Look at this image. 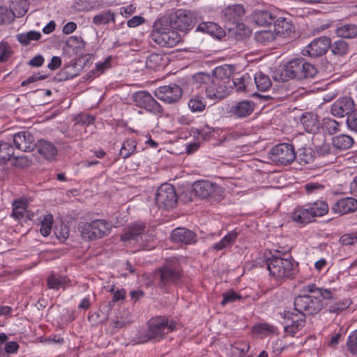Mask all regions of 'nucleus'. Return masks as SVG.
Returning <instances> with one entry per match:
<instances>
[{
    "mask_svg": "<svg viewBox=\"0 0 357 357\" xmlns=\"http://www.w3.org/2000/svg\"><path fill=\"white\" fill-rule=\"evenodd\" d=\"M18 348H19L18 344L14 341L7 342L5 344V347H4L6 352L9 353V354H13V353L16 352L17 351Z\"/></svg>",
    "mask_w": 357,
    "mask_h": 357,
    "instance_id": "obj_61",
    "label": "nucleus"
},
{
    "mask_svg": "<svg viewBox=\"0 0 357 357\" xmlns=\"http://www.w3.org/2000/svg\"><path fill=\"white\" fill-rule=\"evenodd\" d=\"M78 229L83 238L93 241L96 239L95 231L93 228V225L91 222H82L79 224Z\"/></svg>",
    "mask_w": 357,
    "mask_h": 357,
    "instance_id": "obj_35",
    "label": "nucleus"
},
{
    "mask_svg": "<svg viewBox=\"0 0 357 357\" xmlns=\"http://www.w3.org/2000/svg\"><path fill=\"white\" fill-rule=\"evenodd\" d=\"M250 349V345L248 342H241L236 344L235 347H234V349L238 351L240 357H243Z\"/></svg>",
    "mask_w": 357,
    "mask_h": 357,
    "instance_id": "obj_59",
    "label": "nucleus"
},
{
    "mask_svg": "<svg viewBox=\"0 0 357 357\" xmlns=\"http://www.w3.org/2000/svg\"><path fill=\"white\" fill-rule=\"evenodd\" d=\"M43 63L44 58L41 55L38 54L35 56L29 61V65L33 67H40L43 64Z\"/></svg>",
    "mask_w": 357,
    "mask_h": 357,
    "instance_id": "obj_63",
    "label": "nucleus"
},
{
    "mask_svg": "<svg viewBox=\"0 0 357 357\" xmlns=\"http://www.w3.org/2000/svg\"><path fill=\"white\" fill-rule=\"evenodd\" d=\"M68 280L65 276L56 274H51L47 278V285L49 288L53 289H59L61 287H63Z\"/></svg>",
    "mask_w": 357,
    "mask_h": 357,
    "instance_id": "obj_37",
    "label": "nucleus"
},
{
    "mask_svg": "<svg viewBox=\"0 0 357 357\" xmlns=\"http://www.w3.org/2000/svg\"><path fill=\"white\" fill-rule=\"evenodd\" d=\"M357 209V200L353 197H345L338 200L332 207V210L340 215L355 211Z\"/></svg>",
    "mask_w": 357,
    "mask_h": 357,
    "instance_id": "obj_19",
    "label": "nucleus"
},
{
    "mask_svg": "<svg viewBox=\"0 0 357 357\" xmlns=\"http://www.w3.org/2000/svg\"><path fill=\"white\" fill-rule=\"evenodd\" d=\"M269 158L272 162L282 165H287L296 158L294 146L290 144L282 143L273 146L270 152Z\"/></svg>",
    "mask_w": 357,
    "mask_h": 357,
    "instance_id": "obj_8",
    "label": "nucleus"
},
{
    "mask_svg": "<svg viewBox=\"0 0 357 357\" xmlns=\"http://www.w3.org/2000/svg\"><path fill=\"white\" fill-rule=\"evenodd\" d=\"M335 33L342 38H356L357 37V25L355 24H341L337 26Z\"/></svg>",
    "mask_w": 357,
    "mask_h": 357,
    "instance_id": "obj_26",
    "label": "nucleus"
},
{
    "mask_svg": "<svg viewBox=\"0 0 357 357\" xmlns=\"http://www.w3.org/2000/svg\"><path fill=\"white\" fill-rule=\"evenodd\" d=\"M144 22V19L141 16H134L128 21L129 27H136Z\"/></svg>",
    "mask_w": 357,
    "mask_h": 357,
    "instance_id": "obj_62",
    "label": "nucleus"
},
{
    "mask_svg": "<svg viewBox=\"0 0 357 357\" xmlns=\"http://www.w3.org/2000/svg\"><path fill=\"white\" fill-rule=\"evenodd\" d=\"M255 103L251 100H242L233 105L231 112L237 117L244 118L252 114Z\"/></svg>",
    "mask_w": 357,
    "mask_h": 357,
    "instance_id": "obj_24",
    "label": "nucleus"
},
{
    "mask_svg": "<svg viewBox=\"0 0 357 357\" xmlns=\"http://www.w3.org/2000/svg\"><path fill=\"white\" fill-rule=\"evenodd\" d=\"M126 296V291L123 289L117 290L113 296V298L111 301L107 303H104L100 305V311L102 312H105V319H107L109 313L110 312L112 307V303L116 302L120 300L124 299Z\"/></svg>",
    "mask_w": 357,
    "mask_h": 357,
    "instance_id": "obj_36",
    "label": "nucleus"
},
{
    "mask_svg": "<svg viewBox=\"0 0 357 357\" xmlns=\"http://www.w3.org/2000/svg\"><path fill=\"white\" fill-rule=\"evenodd\" d=\"M10 56V52L6 45L0 44V62L6 61Z\"/></svg>",
    "mask_w": 357,
    "mask_h": 357,
    "instance_id": "obj_60",
    "label": "nucleus"
},
{
    "mask_svg": "<svg viewBox=\"0 0 357 357\" xmlns=\"http://www.w3.org/2000/svg\"><path fill=\"white\" fill-rule=\"evenodd\" d=\"M357 241V237L352 234H344L340 237V242L343 245H350Z\"/></svg>",
    "mask_w": 357,
    "mask_h": 357,
    "instance_id": "obj_58",
    "label": "nucleus"
},
{
    "mask_svg": "<svg viewBox=\"0 0 357 357\" xmlns=\"http://www.w3.org/2000/svg\"><path fill=\"white\" fill-rule=\"evenodd\" d=\"M347 346L348 350L353 355H357V331H355L349 336Z\"/></svg>",
    "mask_w": 357,
    "mask_h": 357,
    "instance_id": "obj_54",
    "label": "nucleus"
},
{
    "mask_svg": "<svg viewBox=\"0 0 357 357\" xmlns=\"http://www.w3.org/2000/svg\"><path fill=\"white\" fill-rule=\"evenodd\" d=\"M298 154L300 163L309 164L313 161L311 151L309 149L299 150Z\"/></svg>",
    "mask_w": 357,
    "mask_h": 357,
    "instance_id": "obj_57",
    "label": "nucleus"
},
{
    "mask_svg": "<svg viewBox=\"0 0 357 357\" xmlns=\"http://www.w3.org/2000/svg\"><path fill=\"white\" fill-rule=\"evenodd\" d=\"M274 31L275 35L286 38L294 31V26L289 19L278 17L274 22Z\"/></svg>",
    "mask_w": 357,
    "mask_h": 357,
    "instance_id": "obj_20",
    "label": "nucleus"
},
{
    "mask_svg": "<svg viewBox=\"0 0 357 357\" xmlns=\"http://www.w3.org/2000/svg\"><path fill=\"white\" fill-rule=\"evenodd\" d=\"M18 41L23 45H27L32 40H38L41 34L38 31H30L25 33H20L17 36Z\"/></svg>",
    "mask_w": 357,
    "mask_h": 357,
    "instance_id": "obj_41",
    "label": "nucleus"
},
{
    "mask_svg": "<svg viewBox=\"0 0 357 357\" xmlns=\"http://www.w3.org/2000/svg\"><path fill=\"white\" fill-rule=\"evenodd\" d=\"M172 241L185 244H192L197 241V235L192 231L186 228H176L172 231Z\"/></svg>",
    "mask_w": 357,
    "mask_h": 357,
    "instance_id": "obj_18",
    "label": "nucleus"
},
{
    "mask_svg": "<svg viewBox=\"0 0 357 357\" xmlns=\"http://www.w3.org/2000/svg\"><path fill=\"white\" fill-rule=\"evenodd\" d=\"M61 65V59L60 57L54 56L50 63L48 64V68L52 70H54L57 68H59Z\"/></svg>",
    "mask_w": 357,
    "mask_h": 357,
    "instance_id": "obj_64",
    "label": "nucleus"
},
{
    "mask_svg": "<svg viewBox=\"0 0 357 357\" xmlns=\"http://www.w3.org/2000/svg\"><path fill=\"white\" fill-rule=\"evenodd\" d=\"M313 218L326 215L328 211V206L326 202L317 201L312 204L307 205Z\"/></svg>",
    "mask_w": 357,
    "mask_h": 357,
    "instance_id": "obj_33",
    "label": "nucleus"
},
{
    "mask_svg": "<svg viewBox=\"0 0 357 357\" xmlns=\"http://www.w3.org/2000/svg\"><path fill=\"white\" fill-rule=\"evenodd\" d=\"M177 323L165 316L152 317L148 321V330L146 332V342L149 340L159 341L165 337L170 332L176 328Z\"/></svg>",
    "mask_w": 357,
    "mask_h": 357,
    "instance_id": "obj_4",
    "label": "nucleus"
},
{
    "mask_svg": "<svg viewBox=\"0 0 357 357\" xmlns=\"http://www.w3.org/2000/svg\"><path fill=\"white\" fill-rule=\"evenodd\" d=\"M317 73V68L314 65L305 61L303 59H294L284 64L274 78L275 80L284 82L294 78H312Z\"/></svg>",
    "mask_w": 357,
    "mask_h": 357,
    "instance_id": "obj_3",
    "label": "nucleus"
},
{
    "mask_svg": "<svg viewBox=\"0 0 357 357\" xmlns=\"http://www.w3.org/2000/svg\"><path fill=\"white\" fill-rule=\"evenodd\" d=\"M331 45V38L327 36H321L314 39L306 47L305 51L311 57H319L326 54Z\"/></svg>",
    "mask_w": 357,
    "mask_h": 357,
    "instance_id": "obj_15",
    "label": "nucleus"
},
{
    "mask_svg": "<svg viewBox=\"0 0 357 357\" xmlns=\"http://www.w3.org/2000/svg\"><path fill=\"white\" fill-rule=\"evenodd\" d=\"M265 264L270 275L275 279L293 278L296 274L293 259H284L278 255H272L266 258Z\"/></svg>",
    "mask_w": 357,
    "mask_h": 357,
    "instance_id": "obj_5",
    "label": "nucleus"
},
{
    "mask_svg": "<svg viewBox=\"0 0 357 357\" xmlns=\"http://www.w3.org/2000/svg\"><path fill=\"white\" fill-rule=\"evenodd\" d=\"M218 187L212 183L206 181L195 182L193 184V190L195 195L202 199L211 196Z\"/></svg>",
    "mask_w": 357,
    "mask_h": 357,
    "instance_id": "obj_22",
    "label": "nucleus"
},
{
    "mask_svg": "<svg viewBox=\"0 0 357 357\" xmlns=\"http://www.w3.org/2000/svg\"><path fill=\"white\" fill-rule=\"evenodd\" d=\"M12 9L15 16H24L29 9V3L27 0H15L12 2Z\"/></svg>",
    "mask_w": 357,
    "mask_h": 357,
    "instance_id": "obj_38",
    "label": "nucleus"
},
{
    "mask_svg": "<svg viewBox=\"0 0 357 357\" xmlns=\"http://www.w3.org/2000/svg\"><path fill=\"white\" fill-rule=\"evenodd\" d=\"M339 123L334 119L330 118L323 119L322 128L330 135H333L339 131Z\"/></svg>",
    "mask_w": 357,
    "mask_h": 357,
    "instance_id": "obj_45",
    "label": "nucleus"
},
{
    "mask_svg": "<svg viewBox=\"0 0 357 357\" xmlns=\"http://www.w3.org/2000/svg\"><path fill=\"white\" fill-rule=\"evenodd\" d=\"M14 155L13 147L7 142H0V162H5Z\"/></svg>",
    "mask_w": 357,
    "mask_h": 357,
    "instance_id": "obj_43",
    "label": "nucleus"
},
{
    "mask_svg": "<svg viewBox=\"0 0 357 357\" xmlns=\"http://www.w3.org/2000/svg\"><path fill=\"white\" fill-rule=\"evenodd\" d=\"M133 100L136 105L155 115L163 114L162 106L147 91H139L133 94Z\"/></svg>",
    "mask_w": 357,
    "mask_h": 357,
    "instance_id": "obj_10",
    "label": "nucleus"
},
{
    "mask_svg": "<svg viewBox=\"0 0 357 357\" xmlns=\"http://www.w3.org/2000/svg\"><path fill=\"white\" fill-rule=\"evenodd\" d=\"M163 58L159 54H150L146 61V66L148 68L155 70L162 64Z\"/></svg>",
    "mask_w": 357,
    "mask_h": 357,
    "instance_id": "obj_50",
    "label": "nucleus"
},
{
    "mask_svg": "<svg viewBox=\"0 0 357 357\" xmlns=\"http://www.w3.org/2000/svg\"><path fill=\"white\" fill-rule=\"evenodd\" d=\"M304 188L308 195H319L325 190V186L319 183H307L304 185Z\"/></svg>",
    "mask_w": 357,
    "mask_h": 357,
    "instance_id": "obj_51",
    "label": "nucleus"
},
{
    "mask_svg": "<svg viewBox=\"0 0 357 357\" xmlns=\"http://www.w3.org/2000/svg\"><path fill=\"white\" fill-rule=\"evenodd\" d=\"M38 152L47 160H52L57 155V149L50 142L40 139L36 144Z\"/></svg>",
    "mask_w": 357,
    "mask_h": 357,
    "instance_id": "obj_25",
    "label": "nucleus"
},
{
    "mask_svg": "<svg viewBox=\"0 0 357 357\" xmlns=\"http://www.w3.org/2000/svg\"><path fill=\"white\" fill-rule=\"evenodd\" d=\"M245 14V8L241 4L228 6L221 11V18L226 24L239 25Z\"/></svg>",
    "mask_w": 357,
    "mask_h": 357,
    "instance_id": "obj_13",
    "label": "nucleus"
},
{
    "mask_svg": "<svg viewBox=\"0 0 357 357\" xmlns=\"http://www.w3.org/2000/svg\"><path fill=\"white\" fill-rule=\"evenodd\" d=\"M253 20L259 26H266L273 22L274 17L268 11L259 10L255 13Z\"/></svg>",
    "mask_w": 357,
    "mask_h": 357,
    "instance_id": "obj_34",
    "label": "nucleus"
},
{
    "mask_svg": "<svg viewBox=\"0 0 357 357\" xmlns=\"http://www.w3.org/2000/svg\"><path fill=\"white\" fill-rule=\"evenodd\" d=\"M354 143V139L346 134H340L333 137L331 142V144L337 153L349 149L352 147Z\"/></svg>",
    "mask_w": 357,
    "mask_h": 357,
    "instance_id": "obj_23",
    "label": "nucleus"
},
{
    "mask_svg": "<svg viewBox=\"0 0 357 357\" xmlns=\"http://www.w3.org/2000/svg\"><path fill=\"white\" fill-rule=\"evenodd\" d=\"M182 274L177 262L167 263L153 275L154 284L160 288H165L169 284H178L181 281Z\"/></svg>",
    "mask_w": 357,
    "mask_h": 357,
    "instance_id": "obj_6",
    "label": "nucleus"
},
{
    "mask_svg": "<svg viewBox=\"0 0 357 357\" xmlns=\"http://www.w3.org/2000/svg\"><path fill=\"white\" fill-rule=\"evenodd\" d=\"M171 28L186 32L195 25L194 14L188 10L178 9L169 15Z\"/></svg>",
    "mask_w": 357,
    "mask_h": 357,
    "instance_id": "obj_7",
    "label": "nucleus"
},
{
    "mask_svg": "<svg viewBox=\"0 0 357 357\" xmlns=\"http://www.w3.org/2000/svg\"><path fill=\"white\" fill-rule=\"evenodd\" d=\"M317 153L319 155L327 156L332 155L333 158L337 154L336 151L329 143H324L317 149Z\"/></svg>",
    "mask_w": 357,
    "mask_h": 357,
    "instance_id": "obj_53",
    "label": "nucleus"
},
{
    "mask_svg": "<svg viewBox=\"0 0 357 357\" xmlns=\"http://www.w3.org/2000/svg\"><path fill=\"white\" fill-rule=\"evenodd\" d=\"M76 124L82 126H89L93 124L95 118L87 114H82L75 118Z\"/></svg>",
    "mask_w": 357,
    "mask_h": 357,
    "instance_id": "obj_52",
    "label": "nucleus"
},
{
    "mask_svg": "<svg viewBox=\"0 0 357 357\" xmlns=\"http://www.w3.org/2000/svg\"><path fill=\"white\" fill-rule=\"evenodd\" d=\"M136 144V142L134 139H128L126 140L120 150V155L124 159L128 158L135 151Z\"/></svg>",
    "mask_w": 357,
    "mask_h": 357,
    "instance_id": "obj_42",
    "label": "nucleus"
},
{
    "mask_svg": "<svg viewBox=\"0 0 357 357\" xmlns=\"http://www.w3.org/2000/svg\"><path fill=\"white\" fill-rule=\"evenodd\" d=\"M223 299L221 301L222 305H225L227 303H231L241 298V296L234 292L233 290L228 291L223 294Z\"/></svg>",
    "mask_w": 357,
    "mask_h": 357,
    "instance_id": "obj_55",
    "label": "nucleus"
},
{
    "mask_svg": "<svg viewBox=\"0 0 357 357\" xmlns=\"http://www.w3.org/2000/svg\"><path fill=\"white\" fill-rule=\"evenodd\" d=\"M182 92L179 86L176 84H171L158 87L155 91V96L160 100L171 104L180 100Z\"/></svg>",
    "mask_w": 357,
    "mask_h": 357,
    "instance_id": "obj_12",
    "label": "nucleus"
},
{
    "mask_svg": "<svg viewBox=\"0 0 357 357\" xmlns=\"http://www.w3.org/2000/svg\"><path fill=\"white\" fill-rule=\"evenodd\" d=\"M300 121L307 132L314 133L320 127L319 117L317 114L305 112L300 117Z\"/></svg>",
    "mask_w": 357,
    "mask_h": 357,
    "instance_id": "obj_21",
    "label": "nucleus"
},
{
    "mask_svg": "<svg viewBox=\"0 0 357 357\" xmlns=\"http://www.w3.org/2000/svg\"><path fill=\"white\" fill-rule=\"evenodd\" d=\"M93 230L97 238H102L109 234L112 225L104 220H95L91 221Z\"/></svg>",
    "mask_w": 357,
    "mask_h": 357,
    "instance_id": "obj_28",
    "label": "nucleus"
},
{
    "mask_svg": "<svg viewBox=\"0 0 357 357\" xmlns=\"http://www.w3.org/2000/svg\"><path fill=\"white\" fill-rule=\"evenodd\" d=\"M275 34L271 30H261L255 33V38L257 42L267 45L274 40Z\"/></svg>",
    "mask_w": 357,
    "mask_h": 357,
    "instance_id": "obj_39",
    "label": "nucleus"
},
{
    "mask_svg": "<svg viewBox=\"0 0 357 357\" xmlns=\"http://www.w3.org/2000/svg\"><path fill=\"white\" fill-rule=\"evenodd\" d=\"M53 224V215L52 214H47L44 216L43 220L41 222L40 233L43 236H47L50 235Z\"/></svg>",
    "mask_w": 357,
    "mask_h": 357,
    "instance_id": "obj_46",
    "label": "nucleus"
},
{
    "mask_svg": "<svg viewBox=\"0 0 357 357\" xmlns=\"http://www.w3.org/2000/svg\"><path fill=\"white\" fill-rule=\"evenodd\" d=\"M303 291L314 294V295L321 296L324 300H331L334 298V293L331 290L317 287L314 284L304 287Z\"/></svg>",
    "mask_w": 357,
    "mask_h": 357,
    "instance_id": "obj_29",
    "label": "nucleus"
},
{
    "mask_svg": "<svg viewBox=\"0 0 357 357\" xmlns=\"http://www.w3.org/2000/svg\"><path fill=\"white\" fill-rule=\"evenodd\" d=\"M155 199L159 208L165 210L173 208L177 203V196L174 186L168 183L162 184L156 192Z\"/></svg>",
    "mask_w": 357,
    "mask_h": 357,
    "instance_id": "obj_9",
    "label": "nucleus"
},
{
    "mask_svg": "<svg viewBox=\"0 0 357 357\" xmlns=\"http://www.w3.org/2000/svg\"><path fill=\"white\" fill-rule=\"evenodd\" d=\"M92 22L97 26L108 24L109 22H115V14L110 10L95 15Z\"/></svg>",
    "mask_w": 357,
    "mask_h": 357,
    "instance_id": "obj_32",
    "label": "nucleus"
},
{
    "mask_svg": "<svg viewBox=\"0 0 357 357\" xmlns=\"http://www.w3.org/2000/svg\"><path fill=\"white\" fill-rule=\"evenodd\" d=\"M254 79L258 91H266L272 86L269 77L261 72L257 73Z\"/></svg>",
    "mask_w": 357,
    "mask_h": 357,
    "instance_id": "obj_31",
    "label": "nucleus"
},
{
    "mask_svg": "<svg viewBox=\"0 0 357 357\" xmlns=\"http://www.w3.org/2000/svg\"><path fill=\"white\" fill-rule=\"evenodd\" d=\"M350 304L351 302L349 300L340 301L330 305L328 310L330 313L338 314L347 309Z\"/></svg>",
    "mask_w": 357,
    "mask_h": 357,
    "instance_id": "obj_47",
    "label": "nucleus"
},
{
    "mask_svg": "<svg viewBox=\"0 0 357 357\" xmlns=\"http://www.w3.org/2000/svg\"><path fill=\"white\" fill-rule=\"evenodd\" d=\"M354 101L350 97L337 99L331 106V114L337 117L349 115L354 109Z\"/></svg>",
    "mask_w": 357,
    "mask_h": 357,
    "instance_id": "obj_17",
    "label": "nucleus"
},
{
    "mask_svg": "<svg viewBox=\"0 0 357 357\" xmlns=\"http://www.w3.org/2000/svg\"><path fill=\"white\" fill-rule=\"evenodd\" d=\"M145 229L146 225L144 223L134 222L124 229L121 239L123 241H135L139 242V240L143 241L146 237Z\"/></svg>",
    "mask_w": 357,
    "mask_h": 357,
    "instance_id": "obj_14",
    "label": "nucleus"
},
{
    "mask_svg": "<svg viewBox=\"0 0 357 357\" xmlns=\"http://www.w3.org/2000/svg\"><path fill=\"white\" fill-rule=\"evenodd\" d=\"M292 220L300 224H307L313 221V215L311 214L309 207L297 208L291 215Z\"/></svg>",
    "mask_w": 357,
    "mask_h": 357,
    "instance_id": "obj_27",
    "label": "nucleus"
},
{
    "mask_svg": "<svg viewBox=\"0 0 357 357\" xmlns=\"http://www.w3.org/2000/svg\"><path fill=\"white\" fill-rule=\"evenodd\" d=\"M26 202L23 200L15 201L13 203V210L12 216L17 219H20L24 217L26 211Z\"/></svg>",
    "mask_w": 357,
    "mask_h": 357,
    "instance_id": "obj_49",
    "label": "nucleus"
},
{
    "mask_svg": "<svg viewBox=\"0 0 357 357\" xmlns=\"http://www.w3.org/2000/svg\"><path fill=\"white\" fill-rule=\"evenodd\" d=\"M151 38L162 47H172L181 40V36L174 29L158 28L153 31Z\"/></svg>",
    "mask_w": 357,
    "mask_h": 357,
    "instance_id": "obj_11",
    "label": "nucleus"
},
{
    "mask_svg": "<svg viewBox=\"0 0 357 357\" xmlns=\"http://www.w3.org/2000/svg\"><path fill=\"white\" fill-rule=\"evenodd\" d=\"M231 74L232 68L229 66H222L215 68L211 75L204 73L194 75L193 81L204 86L208 98L221 100L227 96L231 88Z\"/></svg>",
    "mask_w": 357,
    "mask_h": 357,
    "instance_id": "obj_2",
    "label": "nucleus"
},
{
    "mask_svg": "<svg viewBox=\"0 0 357 357\" xmlns=\"http://www.w3.org/2000/svg\"><path fill=\"white\" fill-rule=\"evenodd\" d=\"M238 232L235 230L231 231L227 235H226L220 241L213 245V249L219 251L224 248L230 247L236 240L238 236Z\"/></svg>",
    "mask_w": 357,
    "mask_h": 357,
    "instance_id": "obj_30",
    "label": "nucleus"
},
{
    "mask_svg": "<svg viewBox=\"0 0 357 357\" xmlns=\"http://www.w3.org/2000/svg\"><path fill=\"white\" fill-rule=\"evenodd\" d=\"M333 54L343 56L347 54L349 50L348 43L342 39L334 42L330 47Z\"/></svg>",
    "mask_w": 357,
    "mask_h": 357,
    "instance_id": "obj_40",
    "label": "nucleus"
},
{
    "mask_svg": "<svg viewBox=\"0 0 357 357\" xmlns=\"http://www.w3.org/2000/svg\"><path fill=\"white\" fill-rule=\"evenodd\" d=\"M294 305L296 313L289 310H284L283 313V317L287 320L284 332L291 335L305 326L307 316L318 314L324 306L319 296L308 294L297 296L294 298Z\"/></svg>",
    "mask_w": 357,
    "mask_h": 357,
    "instance_id": "obj_1",
    "label": "nucleus"
},
{
    "mask_svg": "<svg viewBox=\"0 0 357 357\" xmlns=\"http://www.w3.org/2000/svg\"><path fill=\"white\" fill-rule=\"evenodd\" d=\"M13 142L17 149L24 152H30L36 146L34 137L29 131H22L15 134Z\"/></svg>",
    "mask_w": 357,
    "mask_h": 357,
    "instance_id": "obj_16",
    "label": "nucleus"
},
{
    "mask_svg": "<svg viewBox=\"0 0 357 357\" xmlns=\"http://www.w3.org/2000/svg\"><path fill=\"white\" fill-rule=\"evenodd\" d=\"M188 106L192 112H202L205 109L206 103L202 97L195 96L190 100Z\"/></svg>",
    "mask_w": 357,
    "mask_h": 357,
    "instance_id": "obj_48",
    "label": "nucleus"
},
{
    "mask_svg": "<svg viewBox=\"0 0 357 357\" xmlns=\"http://www.w3.org/2000/svg\"><path fill=\"white\" fill-rule=\"evenodd\" d=\"M249 75L245 74L242 75L241 77H234L232 80H231V86H234L236 89L238 91H247V79H248Z\"/></svg>",
    "mask_w": 357,
    "mask_h": 357,
    "instance_id": "obj_44",
    "label": "nucleus"
},
{
    "mask_svg": "<svg viewBox=\"0 0 357 357\" xmlns=\"http://www.w3.org/2000/svg\"><path fill=\"white\" fill-rule=\"evenodd\" d=\"M347 124L348 128L357 132V109L353 110L347 119Z\"/></svg>",
    "mask_w": 357,
    "mask_h": 357,
    "instance_id": "obj_56",
    "label": "nucleus"
}]
</instances>
